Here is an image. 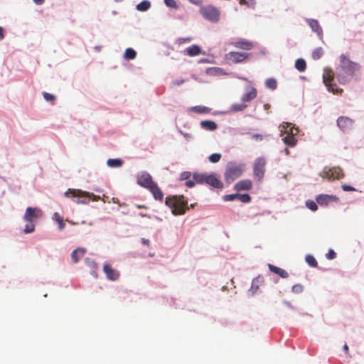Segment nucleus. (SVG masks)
<instances>
[{"label":"nucleus","mask_w":364,"mask_h":364,"mask_svg":"<svg viewBox=\"0 0 364 364\" xmlns=\"http://www.w3.org/2000/svg\"><path fill=\"white\" fill-rule=\"evenodd\" d=\"M210 110V108L205 106H195L188 109V112H196L198 113H208Z\"/></svg>","instance_id":"27"},{"label":"nucleus","mask_w":364,"mask_h":364,"mask_svg":"<svg viewBox=\"0 0 364 364\" xmlns=\"http://www.w3.org/2000/svg\"><path fill=\"white\" fill-rule=\"evenodd\" d=\"M186 52L189 56H196L203 53L200 47L198 45H193L186 48Z\"/></svg>","instance_id":"24"},{"label":"nucleus","mask_w":364,"mask_h":364,"mask_svg":"<svg viewBox=\"0 0 364 364\" xmlns=\"http://www.w3.org/2000/svg\"><path fill=\"white\" fill-rule=\"evenodd\" d=\"M200 12L203 16L210 21L217 22L219 20V11L216 8L212 6L202 7Z\"/></svg>","instance_id":"8"},{"label":"nucleus","mask_w":364,"mask_h":364,"mask_svg":"<svg viewBox=\"0 0 364 364\" xmlns=\"http://www.w3.org/2000/svg\"><path fill=\"white\" fill-rule=\"evenodd\" d=\"M306 206L312 211H316L318 209L316 203L313 200L306 201Z\"/></svg>","instance_id":"42"},{"label":"nucleus","mask_w":364,"mask_h":364,"mask_svg":"<svg viewBox=\"0 0 364 364\" xmlns=\"http://www.w3.org/2000/svg\"><path fill=\"white\" fill-rule=\"evenodd\" d=\"M338 198L335 196L319 195L316 198V202L320 205H326L330 202L338 200Z\"/></svg>","instance_id":"19"},{"label":"nucleus","mask_w":364,"mask_h":364,"mask_svg":"<svg viewBox=\"0 0 364 364\" xmlns=\"http://www.w3.org/2000/svg\"><path fill=\"white\" fill-rule=\"evenodd\" d=\"M361 65L353 62L345 54H341L339 57V67L336 77L338 81L342 85L350 83V78L355 81H359L361 77Z\"/></svg>","instance_id":"1"},{"label":"nucleus","mask_w":364,"mask_h":364,"mask_svg":"<svg viewBox=\"0 0 364 364\" xmlns=\"http://www.w3.org/2000/svg\"><path fill=\"white\" fill-rule=\"evenodd\" d=\"M237 198L240 199L242 203H249L251 200V197L247 193L239 194Z\"/></svg>","instance_id":"39"},{"label":"nucleus","mask_w":364,"mask_h":364,"mask_svg":"<svg viewBox=\"0 0 364 364\" xmlns=\"http://www.w3.org/2000/svg\"><path fill=\"white\" fill-rule=\"evenodd\" d=\"M148 190H149L150 192L153 194L156 200L161 201L163 200L164 193L156 183H154V184L151 186Z\"/></svg>","instance_id":"22"},{"label":"nucleus","mask_w":364,"mask_h":364,"mask_svg":"<svg viewBox=\"0 0 364 364\" xmlns=\"http://www.w3.org/2000/svg\"><path fill=\"white\" fill-rule=\"evenodd\" d=\"M246 107L247 105L242 102V103L232 105L230 110L232 112H240L243 111Z\"/></svg>","instance_id":"37"},{"label":"nucleus","mask_w":364,"mask_h":364,"mask_svg":"<svg viewBox=\"0 0 364 364\" xmlns=\"http://www.w3.org/2000/svg\"><path fill=\"white\" fill-rule=\"evenodd\" d=\"M306 21L314 32L316 33L318 36H321L322 34V28L320 26L317 20L312 18H306Z\"/></svg>","instance_id":"21"},{"label":"nucleus","mask_w":364,"mask_h":364,"mask_svg":"<svg viewBox=\"0 0 364 364\" xmlns=\"http://www.w3.org/2000/svg\"><path fill=\"white\" fill-rule=\"evenodd\" d=\"M151 7V2L148 0H144L136 5V9L139 11H146Z\"/></svg>","instance_id":"30"},{"label":"nucleus","mask_w":364,"mask_h":364,"mask_svg":"<svg viewBox=\"0 0 364 364\" xmlns=\"http://www.w3.org/2000/svg\"><path fill=\"white\" fill-rule=\"evenodd\" d=\"M233 45L238 48H241L246 50H251L253 47L252 43L247 41H239L233 43Z\"/></svg>","instance_id":"25"},{"label":"nucleus","mask_w":364,"mask_h":364,"mask_svg":"<svg viewBox=\"0 0 364 364\" xmlns=\"http://www.w3.org/2000/svg\"><path fill=\"white\" fill-rule=\"evenodd\" d=\"M343 350H345L346 353H348V346L347 344H345L344 346H343Z\"/></svg>","instance_id":"60"},{"label":"nucleus","mask_w":364,"mask_h":364,"mask_svg":"<svg viewBox=\"0 0 364 364\" xmlns=\"http://www.w3.org/2000/svg\"><path fill=\"white\" fill-rule=\"evenodd\" d=\"M136 56V52L131 48H128L125 50L124 53V58L127 60H133Z\"/></svg>","instance_id":"32"},{"label":"nucleus","mask_w":364,"mask_h":364,"mask_svg":"<svg viewBox=\"0 0 364 364\" xmlns=\"http://www.w3.org/2000/svg\"><path fill=\"white\" fill-rule=\"evenodd\" d=\"M336 253L334 252L333 250H328V252L326 254V257L328 259H333L334 258H336Z\"/></svg>","instance_id":"47"},{"label":"nucleus","mask_w":364,"mask_h":364,"mask_svg":"<svg viewBox=\"0 0 364 364\" xmlns=\"http://www.w3.org/2000/svg\"><path fill=\"white\" fill-rule=\"evenodd\" d=\"M103 271L109 280L114 281L119 277V273L109 264H104Z\"/></svg>","instance_id":"15"},{"label":"nucleus","mask_w":364,"mask_h":364,"mask_svg":"<svg viewBox=\"0 0 364 364\" xmlns=\"http://www.w3.org/2000/svg\"><path fill=\"white\" fill-rule=\"evenodd\" d=\"M191 176V173L190 171H183L180 175V180L181 181H188V179L190 178Z\"/></svg>","instance_id":"44"},{"label":"nucleus","mask_w":364,"mask_h":364,"mask_svg":"<svg viewBox=\"0 0 364 364\" xmlns=\"http://www.w3.org/2000/svg\"><path fill=\"white\" fill-rule=\"evenodd\" d=\"M245 93L242 96V102L244 103L254 100L257 97V90L251 86H246Z\"/></svg>","instance_id":"16"},{"label":"nucleus","mask_w":364,"mask_h":364,"mask_svg":"<svg viewBox=\"0 0 364 364\" xmlns=\"http://www.w3.org/2000/svg\"><path fill=\"white\" fill-rule=\"evenodd\" d=\"M237 196L238 193L225 195L223 196V200L225 201H232L237 198Z\"/></svg>","instance_id":"45"},{"label":"nucleus","mask_w":364,"mask_h":364,"mask_svg":"<svg viewBox=\"0 0 364 364\" xmlns=\"http://www.w3.org/2000/svg\"><path fill=\"white\" fill-rule=\"evenodd\" d=\"M4 38V28L0 26V41L3 40Z\"/></svg>","instance_id":"55"},{"label":"nucleus","mask_w":364,"mask_h":364,"mask_svg":"<svg viewBox=\"0 0 364 364\" xmlns=\"http://www.w3.org/2000/svg\"><path fill=\"white\" fill-rule=\"evenodd\" d=\"M264 283L263 277L259 276L255 278L252 282V286L250 290L252 293H255L259 288V287Z\"/></svg>","instance_id":"26"},{"label":"nucleus","mask_w":364,"mask_h":364,"mask_svg":"<svg viewBox=\"0 0 364 364\" xmlns=\"http://www.w3.org/2000/svg\"><path fill=\"white\" fill-rule=\"evenodd\" d=\"M323 178L331 180H339L344 177L343 170L340 167H333L331 168H325L320 173Z\"/></svg>","instance_id":"6"},{"label":"nucleus","mask_w":364,"mask_h":364,"mask_svg":"<svg viewBox=\"0 0 364 364\" xmlns=\"http://www.w3.org/2000/svg\"><path fill=\"white\" fill-rule=\"evenodd\" d=\"M252 187V183L249 179L242 180L237 182L235 186V190L237 191H248L250 190Z\"/></svg>","instance_id":"17"},{"label":"nucleus","mask_w":364,"mask_h":364,"mask_svg":"<svg viewBox=\"0 0 364 364\" xmlns=\"http://www.w3.org/2000/svg\"><path fill=\"white\" fill-rule=\"evenodd\" d=\"M90 265H92L94 268H95L96 266H97L96 263L95 262H92V261L90 262Z\"/></svg>","instance_id":"62"},{"label":"nucleus","mask_w":364,"mask_h":364,"mask_svg":"<svg viewBox=\"0 0 364 364\" xmlns=\"http://www.w3.org/2000/svg\"><path fill=\"white\" fill-rule=\"evenodd\" d=\"M166 6L177 9L178 6L174 0H164Z\"/></svg>","instance_id":"46"},{"label":"nucleus","mask_w":364,"mask_h":364,"mask_svg":"<svg viewBox=\"0 0 364 364\" xmlns=\"http://www.w3.org/2000/svg\"><path fill=\"white\" fill-rule=\"evenodd\" d=\"M265 86H266V87H267L272 90H274L277 87V82L276 79H274V78H272V77L268 78L265 81Z\"/></svg>","instance_id":"34"},{"label":"nucleus","mask_w":364,"mask_h":364,"mask_svg":"<svg viewBox=\"0 0 364 364\" xmlns=\"http://www.w3.org/2000/svg\"><path fill=\"white\" fill-rule=\"evenodd\" d=\"M252 138L256 141H262L263 139V136L259 134H253Z\"/></svg>","instance_id":"51"},{"label":"nucleus","mask_w":364,"mask_h":364,"mask_svg":"<svg viewBox=\"0 0 364 364\" xmlns=\"http://www.w3.org/2000/svg\"><path fill=\"white\" fill-rule=\"evenodd\" d=\"M42 216V210L38 208L28 207L26 210L23 220L28 223H32L34 220Z\"/></svg>","instance_id":"9"},{"label":"nucleus","mask_w":364,"mask_h":364,"mask_svg":"<svg viewBox=\"0 0 364 364\" xmlns=\"http://www.w3.org/2000/svg\"><path fill=\"white\" fill-rule=\"evenodd\" d=\"M86 252V249L83 247H77L71 253V258L74 263H77L81 257L84 256Z\"/></svg>","instance_id":"20"},{"label":"nucleus","mask_w":364,"mask_h":364,"mask_svg":"<svg viewBox=\"0 0 364 364\" xmlns=\"http://www.w3.org/2000/svg\"><path fill=\"white\" fill-rule=\"evenodd\" d=\"M289 131L291 133H287V134L283 137L282 140L286 145L293 147L297 142V139L295 138L294 134H297L298 129L291 127H290Z\"/></svg>","instance_id":"12"},{"label":"nucleus","mask_w":364,"mask_h":364,"mask_svg":"<svg viewBox=\"0 0 364 364\" xmlns=\"http://www.w3.org/2000/svg\"><path fill=\"white\" fill-rule=\"evenodd\" d=\"M221 159V154H213L209 156L208 159L211 163H217Z\"/></svg>","instance_id":"38"},{"label":"nucleus","mask_w":364,"mask_h":364,"mask_svg":"<svg viewBox=\"0 0 364 364\" xmlns=\"http://www.w3.org/2000/svg\"><path fill=\"white\" fill-rule=\"evenodd\" d=\"M248 57L246 53H239L231 51L226 55V58L233 63H241Z\"/></svg>","instance_id":"11"},{"label":"nucleus","mask_w":364,"mask_h":364,"mask_svg":"<svg viewBox=\"0 0 364 364\" xmlns=\"http://www.w3.org/2000/svg\"><path fill=\"white\" fill-rule=\"evenodd\" d=\"M33 1L37 5H42L45 2V0H33Z\"/></svg>","instance_id":"57"},{"label":"nucleus","mask_w":364,"mask_h":364,"mask_svg":"<svg viewBox=\"0 0 364 364\" xmlns=\"http://www.w3.org/2000/svg\"><path fill=\"white\" fill-rule=\"evenodd\" d=\"M333 80L334 77L333 72L331 70L328 71L326 68L323 75V83L329 92H331L333 94H341L343 92V90L338 88L337 85L335 83H333Z\"/></svg>","instance_id":"5"},{"label":"nucleus","mask_w":364,"mask_h":364,"mask_svg":"<svg viewBox=\"0 0 364 364\" xmlns=\"http://www.w3.org/2000/svg\"><path fill=\"white\" fill-rule=\"evenodd\" d=\"M53 219L55 220L58 224L59 230H62L65 228V223L63 218L58 213H54L53 215Z\"/></svg>","instance_id":"31"},{"label":"nucleus","mask_w":364,"mask_h":364,"mask_svg":"<svg viewBox=\"0 0 364 364\" xmlns=\"http://www.w3.org/2000/svg\"><path fill=\"white\" fill-rule=\"evenodd\" d=\"M284 303H285V304H287V306H288L289 307H290V308H291V307H292V306H291V304H290V302H289V301H285Z\"/></svg>","instance_id":"64"},{"label":"nucleus","mask_w":364,"mask_h":364,"mask_svg":"<svg viewBox=\"0 0 364 364\" xmlns=\"http://www.w3.org/2000/svg\"><path fill=\"white\" fill-rule=\"evenodd\" d=\"M165 203L172 209V213L174 215H183L188 209V202L183 196L166 197Z\"/></svg>","instance_id":"2"},{"label":"nucleus","mask_w":364,"mask_h":364,"mask_svg":"<svg viewBox=\"0 0 364 364\" xmlns=\"http://www.w3.org/2000/svg\"><path fill=\"white\" fill-rule=\"evenodd\" d=\"M43 95L45 100L47 102H51L55 100V95H53L52 94L43 92Z\"/></svg>","instance_id":"43"},{"label":"nucleus","mask_w":364,"mask_h":364,"mask_svg":"<svg viewBox=\"0 0 364 364\" xmlns=\"http://www.w3.org/2000/svg\"><path fill=\"white\" fill-rule=\"evenodd\" d=\"M34 230H35V225L32 222V223H28V224L26 225L23 232L25 233H31L34 231Z\"/></svg>","instance_id":"41"},{"label":"nucleus","mask_w":364,"mask_h":364,"mask_svg":"<svg viewBox=\"0 0 364 364\" xmlns=\"http://www.w3.org/2000/svg\"><path fill=\"white\" fill-rule=\"evenodd\" d=\"M240 3L241 4H246L248 6H250L253 5L255 2H254V0H245V1H244V2H241V1L240 0Z\"/></svg>","instance_id":"50"},{"label":"nucleus","mask_w":364,"mask_h":364,"mask_svg":"<svg viewBox=\"0 0 364 364\" xmlns=\"http://www.w3.org/2000/svg\"><path fill=\"white\" fill-rule=\"evenodd\" d=\"M213 114H226V112H215Z\"/></svg>","instance_id":"63"},{"label":"nucleus","mask_w":364,"mask_h":364,"mask_svg":"<svg viewBox=\"0 0 364 364\" xmlns=\"http://www.w3.org/2000/svg\"><path fill=\"white\" fill-rule=\"evenodd\" d=\"M141 241L142 244H144V245H147V246L149 245V240L145 239V238H141Z\"/></svg>","instance_id":"56"},{"label":"nucleus","mask_w":364,"mask_h":364,"mask_svg":"<svg viewBox=\"0 0 364 364\" xmlns=\"http://www.w3.org/2000/svg\"><path fill=\"white\" fill-rule=\"evenodd\" d=\"M295 68L300 72H304L306 68V61L303 58H299L295 62Z\"/></svg>","instance_id":"33"},{"label":"nucleus","mask_w":364,"mask_h":364,"mask_svg":"<svg viewBox=\"0 0 364 364\" xmlns=\"http://www.w3.org/2000/svg\"><path fill=\"white\" fill-rule=\"evenodd\" d=\"M220 70V68H208L206 71V73L209 75H213L215 73V72Z\"/></svg>","instance_id":"49"},{"label":"nucleus","mask_w":364,"mask_h":364,"mask_svg":"<svg viewBox=\"0 0 364 364\" xmlns=\"http://www.w3.org/2000/svg\"><path fill=\"white\" fill-rule=\"evenodd\" d=\"M341 188H342V189L344 191H355V189L353 186H348V185H346V184L342 185Z\"/></svg>","instance_id":"48"},{"label":"nucleus","mask_w":364,"mask_h":364,"mask_svg":"<svg viewBox=\"0 0 364 364\" xmlns=\"http://www.w3.org/2000/svg\"><path fill=\"white\" fill-rule=\"evenodd\" d=\"M67 198H77L75 202L77 204H87L90 202V193L80 189L69 188L64 193Z\"/></svg>","instance_id":"4"},{"label":"nucleus","mask_w":364,"mask_h":364,"mask_svg":"<svg viewBox=\"0 0 364 364\" xmlns=\"http://www.w3.org/2000/svg\"><path fill=\"white\" fill-rule=\"evenodd\" d=\"M337 124L343 132H346L353 127V122L347 116H341L337 119Z\"/></svg>","instance_id":"13"},{"label":"nucleus","mask_w":364,"mask_h":364,"mask_svg":"<svg viewBox=\"0 0 364 364\" xmlns=\"http://www.w3.org/2000/svg\"><path fill=\"white\" fill-rule=\"evenodd\" d=\"M205 183L216 188H222L223 186V183L214 174L208 175Z\"/></svg>","instance_id":"18"},{"label":"nucleus","mask_w":364,"mask_h":364,"mask_svg":"<svg viewBox=\"0 0 364 364\" xmlns=\"http://www.w3.org/2000/svg\"><path fill=\"white\" fill-rule=\"evenodd\" d=\"M198 63H210V60L208 58H200L198 61Z\"/></svg>","instance_id":"53"},{"label":"nucleus","mask_w":364,"mask_h":364,"mask_svg":"<svg viewBox=\"0 0 364 364\" xmlns=\"http://www.w3.org/2000/svg\"><path fill=\"white\" fill-rule=\"evenodd\" d=\"M122 164L123 161L120 159H109L107 161V165L112 168H119Z\"/></svg>","instance_id":"28"},{"label":"nucleus","mask_w":364,"mask_h":364,"mask_svg":"<svg viewBox=\"0 0 364 364\" xmlns=\"http://www.w3.org/2000/svg\"><path fill=\"white\" fill-rule=\"evenodd\" d=\"M303 290L304 287L300 284H294L291 288V291L294 294H300L303 291Z\"/></svg>","instance_id":"40"},{"label":"nucleus","mask_w":364,"mask_h":364,"mask_svg":"<svg viewBox=\"0 0 364 364\" xmlns=\"http://www.w3.org/2000/svg\"><path fill=\"white\" fill-rule=\"evenodd\" d=\"M244 171V166L235 162H229L225 168V179L227 183H230L235 179L240 177Z\"/></svg>","instance_id":"3"},{"label":"nucleus","mask_w":364,"mask_h":364,"mask_svg":"<svg viewBox=\"0 0 364 364\" xmlns=\"http://www.w3.org/2000/svg\"><path fill=\"white\" fill-rule=\"evenodd\" d=\"M266 160L263 157L257 158L254 163L253 174L255 178L260 181L264 175Z\"/></svg>","instance_id":"7"},{"label":"nucleus","mask_w":364,"mask_h":364,"mask_svg":"<svg viewBox=\"0 0 364 364\" xmlns=\"http://www.w3.org/2000/svg\"><path fill=\"white\" fill-rule=\"evenodd\" d=\"M208 174L194 173L193 174V180L186 181L185 185L188 188H192L196 183L204 184Z\"/></svg>","instance_id":"10"},{"label":"nucleus","mask_w":364,"mask_h":364,"mask_svg":"<svg viewBox=\"0 0 364 364\" xmlns=\"http://www.w3.org/2000/svg\"><path fill=\"white\" fill-rule=\"evenodd\" d=\"M191 3L198 5L202 3L203 0H189Z\"/></svg>","instance_id":"58"},{"label":"nucleus","mask_w":364,"mask_h":364,"mask_svg":"<svg viewBox=\"0 0 364 364\" xmlns=\"http://www.w3.org/2000/svg\"><path fill=\"white\" fill-rule=\"evenodd\" d=\"M92 198V200L95 201H97L100 199V196H97L94 195L93 193H90V200Z\"/></svg>","instance_id":"54"},{"label":"nucleus","mask_w":364,"mask_h":364,"mask_svg":"<svg viewBox=\"0 0 364 364\" xmlns=\"http://www.w3.org/2000/svg\"><path fill=\"white\" fill-rule=\"evenodd\" d=\"M323 55V50L321 47L316 48L312 52L311 57L314 60H316L320 59Z\"/></svg>","instance_id":"35"},{"label":"nucleus","mask_w":364,"mask_h":364,"mask_svg":"<svg viewBox=\"0 0 364 364\" xmlns=\"http://www.w3.org/2000/svg\"><path fill=\"white\" fill-rule=\"evenodd\" d=\"M102 47L100 46H96L94 49L96 52H100Z\"/></svg>","instance_id":"59"},{"label":"nucleus","mask_w":364,"mask_h":364,"mask_svg":"<svg viewBox=\"0 0 364 364\" xmlns=\"http://www.w3.org/2000/svg\"><path fill=\"white\" fill-rule=\"evenodd\" d=\"M268 267L271 272L278 274L282 278L286 279L289 277L288 272L282 268H279L271 264H268Z\"/></svg>","instance_id":"23"},{"label":"nucleus","mask_w":364,"mask_h":364,"mask_svg":"<svg viewBox=\"0 0 364 364\" xmlns=\"http://www.w3.org/2000/svg\"><path fill=\"white\" fill-rule=\"evenodd\" d=\"M306 262L307 264L312 267H316L318 265V262L315 257L313 255H308L306 256Z\"/></svg>","instance_id":"36"},{"label":"nucleus","mask_w":364,"mask_h":364,"mask_svg":"<svg viewBox=\"0 0 364 364\" xmlns=\"http://www.w3.org/2000/svg\"><path fill=\"white\" fill-rule=\"evenodd\" d=\"M200 125L203 128L210 131L215 130L217 128V124L214 122L209 120L202 121Z\"/></svg>","instance_id":"29"},{"label":"nucleus","mask_w":364,"mask_h":364,"mask_svg":"<svg viewBox=\"0 0 364 364\" xmlns=\"http://www.w3.org/2000/svg\"><path fill=\"white\" fill-rule=\"evenodd\" d=\"M184 80L181 79V80H176L173 82V85H177V86H179L181 85H182L183 82H184Z\"/></svg>","instance_id":"52"},{"label":"nucleus","mask_w":364,"mask_h":364,"mask_svg":"<svg viewBox=\"0 0 364 364\" xmlns=\"http://www.w3.org/2000/svg\"><path fill=\"white\" fill-rule=\"evenodd\" d=\"M66 221H68L70 224H71L73 225H77V223H75V222H73L72 220H66Z\"/></svg>","instance_id":"61"},{"label":"nucleus","mask_w":364,"mask_h":364,"mask_svg":"<svg viewBox=\"0 0 364 364\" xmlns=\"http://www.w3.org/2000/svg\"><path fill=\"white\" fill-rule=\"evenodd\" d=\"M137 183L147 189L154 184L151 175L148 173H143L138 177Z\"/></svg>","instance_id":"14"}]
</instances>
